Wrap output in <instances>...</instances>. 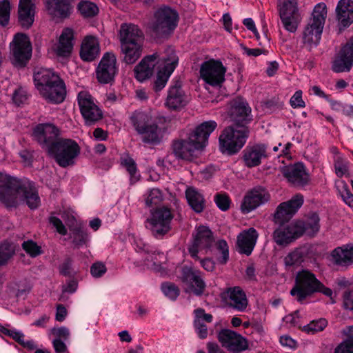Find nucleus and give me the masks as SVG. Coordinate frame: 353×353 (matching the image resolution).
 I'll return each mask as SVG.
<instances>
[{
	"label": "nucleus",
	"mask_w": 353,
	"mask_h": 353,
	"mask_svg": "<svg viewBox=\"0 0 353 353\" xmlns=\"http://www.w3.org/2000/svg\"><path fill=\"white\" fill-rule=\"evenodd\" d=\"M21 201H26L31 209L39 206L40 199L33 185L0 173V203L7 208H12L17 207Z\"/></svg>",
	"instance_id": "f257e3e1"
},
{
	"label": "nucleus",
	"mask_w": 353,
	"mask_h": 353,
	"mask_svg": "<svg viewBox=\"0 0 353 353\" xmlns=\"http://www.w3.org/2000/svg\"><path fill=\"white\" fill-rule=\"evenodd\" d=\"M216 121L201 123L188 134L186 139L173 141L172 151L177 159L192 161L196 150H203L208 144L210 134L216 128Z\"/></svg>",
	"instance_id": "f03ea898"
},
{
	"label": "nucleus",
	"mask_w": 353,
	"mask_h": 353,
	"mask_svg": "<svg viewBox=\"0 0 353 353\" xmlns=\"http://www.w3.org/2000/svg\"><path fill=\"white\" fill-rule=\"evenodd\" d=\"M34 81L40 94L49 102L60 103L65 99V83L51 70L40 69L34 74Z\"/></svg>",
	"instance_id": "7ed1b4c3"
},
{
	"label": "nucleus",
	"mask_w": 353,
	"mask_h": 353,
	"mask_svg": "<svg viewBox=\"0 0 353 353\" xmlns=\"http://www.w3.org/2000/svg\"><path fill=\"white\" fill-rule=\"evenodd\" d=\"M316 292H321L332 299V289L325 287L314 274L305 270L297 272L295 285L290 290V294L302 303L307 297Z\"/></svg>",
	"instance_id": "20e7f679"
},
{
	"label": "nucleus",
	"mask_w": 353,
	"mask_h": 353,
	"mask_svg": "<svg viewBox=\"0 0 353 353\" xmlns=\"http://www.w3.org/2000/svg\"><path fill=\"white\" fill-rule=\"evenodd\" d=\"M327 13V6L323 2L317 3L313 9L312 17L303 35V44L310 51L316 48L320 42Z\"/></svg>",
	"instance_id": "39448f33"
},
{
	"label": "nucleus",
	"mask_w": 353,
	"mask_h": 353,
	"mask_svg": "<svg viewBox=\"0 0 353 353\" xmlns=\"http://www.w3.org/2000/svg\"><path fill=\"white\" fill-rule=\"evenodd\" d=\"M179 14L177 12L168 7L162 6L154 14L153 19L148 24V29L157 38L170 36L177 26Z\"/></svg>",
	"instance_id": "423d86ee"
},
{
	"label": "nucleus",
	"mask_w": 353,
	"mask_h": 353,
	"mask_svg": "<svg viewBox=\"0 0 353 353\" xmlns=\"http://www.w3.org/2000/svg\"><path fill=\"white\" fill-rule=\"evenodd\" d=\"M249 134L248 128H238L234 126L225 128L219 137V148L222 153L233 155L245 144Z\"/></svg>",
	"instance_id": "0eeeda50"
},
{
	"label": "nucleus",
	"mask_w": 353,
	"mask_h": 353,
	"mask_svg": "<svg viewBox=\"0 0 353 353\" xmlns=\"http://www.w3.org/2000/svg\"><path fill=\"white\" fill-rule=\"evenodd\" d=\"M48 153L54 157L59 166L66 168L74 165L75 159L80 153V147L72 139H61Z\"/></svg>",
	"instance_id": "6e6552de"
},
{
	"label": "nucleus",
	"mask_w": 353,
	"mask_h": 353,
	"mask_svg": "<svg viewBox=\"0 0 353 353\" xmlns=\"http://www.w3.org/2000/svg\"><path fill=\"white\" fill-rule=\"evenodd\" d=\"M174 218L170 208L160 207L151 212L147 219L146 227L156 239H162L171 230V222Z\"/></svg>",
	"instance_id": "1a4fd4ad"
},
{
	"label": "nucleus",
	"mask_w": 353,
	"mask_h": 353,
	"mask_svg": "<svg viewBox=\"0 0 353 353\" xmlns=\"http://www.w3.org/2000/svg\"><path fill=\"white\" fill-rule=\"evenodd\" d=\"M77 101L85 125H94L103 118L102 110L89 92L81 91L78 94Z\"/></svg>",
	"instance_id": "9d476101"
},
{
	"label": "nucleus",
	"mask_w": 353,
	"mask_h": 353,
	"mask_svg": "<svg viewBox=\"0 0 353 353\" xmlns=\"http://www.w3.org/2000/svg\"><path fill=\"white\" fill-rule=\"evenodd\" d=\"M13 63L16 66L23 67L31 57L32 46L28 37L23 33L14 35L10 43Z\"/></svg>",
	"instance_id": "9b49d317"
},
{
	"label": "nucleus",
	"mask_w": 353,
	"mask_h": 353,
	"mask_svg": "<svg viewBox=\"0 0 353 353\" xmlns=\"http://www.w3.org/2000/svg\"><path fill=\"white\" fill-rule=\"evenodd\" d=\"M214 242V238L210 228L205 225H200L196 228L193 234V241L188 245V252L192 258L199 260V252L210 250Z\"/></svg>",
	"instance_id": "f8f14e48"
},
{
	"label": "nucleus",
	"mask_w": 353,
	"mask_h": 353,
	"mask_svg": "<svg viewBox=\"0 0 353 353\" xmlns=\"http://www.w3.org/2000/svg\"><path fill=\"white\" fill-rule=\"evenodd\" d=\"M226 68L220 61L214 59L205 61L200 69L203 81L212 86H220L225 81Z\"/></svg>",
	"instance_id": "ddd939ff"
},
{
	"label": "nucleus",
	"mask_w": 353,
	"mask_h": 353,
	"mask_svg": "<svg viewBox=\"0 0 353 353\" xmlns=\"http://www.w3.org/2000/svg\"><path fill=\"white\" fill-rule=\"evenodd\" d=\"M234 125L238 128H247L252 120L251 108L248 103L242 98H236L231 101L228 112Z\"/></svg>",
	"instance_id": "4468645a"
},
{
	"label": "nucleus",
	"mask_w": 353,
	"mask_h": 353,
	"mask_svg": "<svg viewBox=\"0 0 353 353\" xmlns=\"http://www.w3.org/2000/svg\"><path fill=\"white\" fill-rule=\"evenodd\" d=\"M119 70L117 58L112 52H105L96 69L97 81L102 84L111 83Z\"/></svg>",
	"instance_id": "2eb2a0df"
},
{
	"label": "nucleus",
	"mask_w": 353,
	"mask_h": 353,
	"mask_svg": "<svg viewBox=\"0 0 353 353\" xmlns=\"http://www.w3.org/2000/svg\"><path fill=\"white\" fill-rule=\"evenodd\" d=\"M221 299L227 307L238 312L245 311L248 305L246 294L239 286L226 288L221 293Z\"/></svg>",
	"instance_id": "dca6fc26"
},
{
	"label": "nucleus",
	"mask_w": 353,
	"mask_h": 353,
	"mask_svg": "<svg viewBox=\"0 0 353 353\" xmlns=\"http://www.w3.org/2000/svg\"><path fill=\"white\" fill-rule=\"evenodd\" d=\"M59 135V129L52 123L39 124L33 130L34 139L48 152L57 143V141L61 139Z\"/></svg>",
	"instance_id": "f3484780"
},
{
	"label": "nucleus",
	"mask_w": 353,
	"mask_h": 353,
	"mask_svg": "<svg viewBox=\"0 0 353 353\" xmlns=\"http://www.w3.org/2000/svg\"><path fill=\"white\" fill-rule=\"evenodd\" d=\"M353 66V36L342 46L332 62V70L336 73L350 72Z\"/></svg>",
	"instance_id": "a211bd4d"
},
{
	"label": "nucleus",
	"mask_w": 353,
	"mask_h": 353,
	"mask_svg": "<svg viewBox=\"0 0 353 353\" xmlns=\"http://www.w3.org/2000/svg\"><path fill=\"white\" fill-rule=\"evenodd\" d=\"M218 340L228 351L239 353L248 349V343L245 337L234 331L223 329L218 334Z\"/></svg>",
	"instance_id": "6ab92c4d"
},
{
	"label": "nucleus",
	"mask_w": 353,
	"mask_h": 353,
	"mask_svg": "<svg viewBox=\"0 0 353 353\" xmlns=\"http://www.w3.org/2000/svg\"><path fill=\"white\" fill-rule=\"evenodd\" d=\"M302 227L295 222L280 225L273 232L274 241L279 246L285 247L301 236Z\"/></svg>",
	"instance_id": "aec40b11"
},
{
	"label": "nucleus",
	"mask_w": 353,
	"mask_h": 353,
	"mask_svg": "<svg viewBox=\"0 0 353 353\" xmlns=\"http://www.w3.org/2000/svg\"><path fill=\"white\" fill-rule=\"evenodd\" d=\"M303 201V196L296 194L290 200L280 203L274 212L275 221L281 223L290 220L302 206Z\"/></svg>",
	"instance_id": "412c9836"
},
{
	"label": "nucleus",
	"mask_w": 353,
	"mask_h": 353,
	"mask_svg": "<svg viewBox=\"0 0 353 353\" xmlns=\"http://www.w3.org/2000/svg\"><path fill=\"white\" fill-rule=\"evenodd\" d=\"M279 15L285 29L290 32H295L299 24L296 1L284 0L279 10Z\"/></svg>",
	"instance_id": "4be33fe9"
},
{
	"label": "nucleus",
	"mask_w": 353,
	"mask_h": 353,
	"mask_svg": "<svg viewBox=\"0 0 353 353\" xmlns=\"http://www.w3.org/2000/svg\"><path fill=\"white\" fill-rule=\"evenodd\" d=\"M270 199V194L264 188L257 186L249 191L241 205L243 213L247 214L265 203Z\"/></svg>",
	"instance_id": "5701e85b"
},
{
	"label": "nucleus",
	"mask_w": 353,
	"mask_h": 353,
	"mask_svg": "<svg viewBox=\"0 0 353 353\" xmlns=\"http://www.w3.org/2000/svg\"><path fill=\"white\" fill-rule=\"evenodd\" d=\"M267 157V145L262 143L248 145L242 152L244 165L249 168L259 166Z\"/></svg>",
	"instance_id": "b1692460"
},
{
	"label": "nucleus",
	"mask_w": 353,
	"mask_h": 353,
	"mask_svg": "<svg viewBox=\"0 0 353 353\" xmlns=\"http://www.w3.org/2000/svg\"><path fill=\"white\" fill-rule=\"evenodd\" d=\"M281 172L290 183L296 186H303L309 181L308 174L302 163L283 166Z\"/></svg>",
	"instance_id": "393cba45"
},
{
	"label": "nucleus",
	"mask_w": 353,
	"mask_h": 353,
	"mask_svg": "<svg viewBox=\"0 0 353 353\" xmlns=\"http://www.w3.org/2000/svg\"><path fill=\"white\" fill-rule=\"evenodd\" d=\"M72 0H46V12L53 19L68 18L72 11Z\"/></svg>",
	"instance_id": "a878e982"
},
{
	"label": "nucleus",
	"mask_w": 353,
	"mask_h": 353,
	"mask_svg": "<svg viewBox=\"0 0 353 353\" xmlns=\"http://www.w3.org/2000/svg\"><path fill=\"white\" fill-rule=\"evenodd\" d=\"M159 57V55L156 52L141 59L134 69V77L137 81L143 82L152 76Z\"/></svg>",
	"instance_id": "bb28decb"
},
{
	"label": "nucleus",
	"mask_w": 353,
	"mask_h": 353,
	"mask_svg": "<svg viewBox=\"0 0 353 353\" xmlns=\"http://www.w3.org/2000/svg\"><path fill=\"white\" fill-rule=\"evenodd\" d=\"M181 280L190 284V290L196 296H201L205 288V283L200 276L199 271H194L191 268L184 266L181 270Z\"/></svg>",
	"instance_id": "cd10ccee"
},
{
	"label": "nucleus",
	"mask_w": 353,
	"mask_h": 353,
	"mask_svg": "<svg viewBox=\"0 0 353 353\" xmlns=\"http://www.w3.org/2000/svg\"><path fill=\"white\" fill-rule=\"evenodd\" d=\"M259 233L254 228L243 230L237 236L236 244L239 252L249 256L252 254Z\"/></svg>",
	"instance_id": "c85d7f7f"
},
{
	"label": "nucleus",
	"mask_w": 353,
	"mask_h": 353,
	"mask_svg": "<svg viewBox=\"0 0 353 353\" xmlns=\"http://www.w3.org/2000/svg\"><path fill=\"white\" fill-rule=\"evenodd\" d=\"M35 5L32 0H19L18 23L24 29H29L34 21Z\"/></svg>",
	"instance_id": "c756f323"
},
{
	"label": "nucleus",
	"mask_w": 353,
	"mask_h": 353,
	"mask_svg": "<svg viewBox=\"0 0 353 353\" xmlns=\"http://www.w3.org/2000/svg\"><path fill=\"white\" fill-rule=\"evenodd\" d=\"M188 103L187 96L177 82L170 88L165 101V105L171 110H178L184 107Z\"/></svg>",
	"instance_id": "7c9ffc66"
},
{
	"label": "nucleus",
	"mask_w": 353,
	"mask_h": 353,
	"mask_svg": "<svg viewBox=\"0 0 353 353\" xmlns=\"http://www.w3.org/2000/svg\"><path fill=\"white\" fill-rule=\"evenodd\" d=\"M336 18L343 28L353 23V1L340 0L335 9Z\"/></svg>",
	"instance_id": "2f4dec72"
},
{
	"label": "nucleus",
	"mask_w": 353,
	"mask_h": 353,
	"mask_svg": "<svg viewBox=\"0 0 353 353\" xmlns=\"http://www.w3.org/2000/svg\"><path fill=\"white\" fill-rule=\"evenodd\" d=\"M330 255L334 264L347 268L353 264V245L337 247L332 251Z\"/></svg>",
	"instance_id": "473e14b6"
},
{
	"label": "nucleus",
	"mask_w": 353,
	"mask_h": 353,
	"mask_svg": "<svg viewBox=\"0 0 353 353\" xmlns=\"http://www.w3.org/2000/svg\"><path fill=\"white\" fill-rule=\"evenodd\" d=\"M100 52L99 43L97 39L93 36H87L83 40L80 57L85 61H92L99 55Z\"/></svg>",
	"instance_id": "72a5a7b5"
},
{
	"label": "nucleus",
	"mask_w": 353,
	"mask_h": 353,
	"mask_svg": "<svg viewBox=\"0 0 353 353\" xmlns=\"http://www.w3.org/2000/svg\"><path fill=\"white\" fill-rule=\"evenodd\" d=\"M119 37L121 45L128 43H142L143 32L137 25L124 23L121 26Z\"/></svg>",
	"instance_id": "f704fd0d"
},
{
	"label": "nucleus",
	"mask_w": 353,
	"mask_h": 353,
	"mask_svg": "<svg viewBox=\"0 0 353 353\" xmlns=\"http://www.w3.org/2000/svg\"><path fill=\"white\" fill-rule=\"evenodd\" d=\"M73 39L74 34L72 29L65 28L63 30L54 50L58 57H68L70 55L74 45Z\"/></svg>",
	"instance_id": "c9c22d12"
},
{
	"label": "nucleus",
	"mask_w": 353,
	"mask_h": 353,
	"mask_svg": "<svg viewBox=\"0 0 353 353\" xmlns=\"http://www.w3.org/2000/svg\"><path fill=\"white\" fill-rule=\"evenodd\" d=\"M194 327L199 337L204 339L208 336V328L205 322L211 323L213 316L211 314L205 313L203 308H197L194 310Z\"/></svg>",
	"instance_id": "e433bc0d"
},
{
	"label": "nucleus",
	"mask_w": 353,
	"mask_h": 353,
	"mask_svg": "<svg viewBox=\"0 0 353 353\" xmlns=\"http://www.w3.org/2000/svg\"><path fill=\"white\" fill-rule=\"evenodd\" d=\"M185 197L189 205L196 213H201L205 208V199L195 188L188 187L185 190Z\"/></svg>",
	"instance_id": "4c0bfd02"
},
{
	"label": "nucleus",
	"mask_w": 353,
	"mask_h": 353,
	"mask_svg": "<svg viewBox=\"0 0 353 353\" xmlns=\"http://www.w3.org/2000/svg\"><path fill=\"white\" fill-rule=\"evenodd\" d=\"M124 54L123 61L127 64H132L138 60L142 53V43H128L121 45Z\"/></svg>",
	"instance_id": "58836bf2"
},
{
	"label": "nucleus",
	"mask_w": 353,
	"mask_h": 353,
	"mask_svg": "<svg viewBox=\"0 0 353 353\" xmlns=\"http://www.w3.org/2000/svg\"><path fill=\"white\" fill-rule=\"evenodd\" d=\"M319 216L316 213H312L307 217L306 221H294L296 225L302 227L301 236L305 232L310 236H313L319 230Z\"/></svg>",
	"instance_id": "ea45409f"
},
{
	"label": "nucleus",
	"mask_w": 353,
	"mask_h": 353,
	"mask_svg": "<svg viewBox=\"0 0 353 353\" xmlns=\"http://www.w3.org/2000/svg\"><path fill=\"white\" fill-rule=\"evenodd\" d=\"M70 238L72 239L73 244L77 247H81L88 241V234L81 224L69 225Z\"/></svg>",
	"instance_id": "a19ab883"
},
{
	"label": "nucleus",
	"mask_w": 353,
	"mask_h": 353,
	"mask_svg": "<svg viewBox=\"0 0 353 353\" xmlns=\"http://www.w3.org/2000/svg\"><path fill=\"white\" fill-rule=\"evenodd\" d=\"M138 134L141 136L142 141L146 143L157 144L161 141L159 127L154 123L149 124Z\"/></svg>",
	"instance_id": "79ce46f5"
},
{
	"label": "nucleus",
	"mask_w": 353,
	"mask_h": 353,
	"mask_svg": "<svg viewBox=\"0 0 353 353\" xmlns=\"http://www.w3.org/2000/svg\"><path fill=\"white\" fill-rule=\"evenodd\" d=\"M16 247L12 243L3 241L0 243V268L6 265L15 254Z\"/></svg>",
	"instance_id": "37998d69"
},
{
	"label": "nucleus",
	"mask_w": 353,
	"mask_h": 353,
	"mask_svg": "<svg viewBox=\"0 0 353 353\" xmlns=\"http://www.w3.org/2000/svg\"><path fill=\"white\" fill-rule=\"evenodd\" d=\"M130 121L139 133L150 124V117L143 112H134L130 117Z\"/></svg>",
	"instance_id": "c03bdc74"
},
{
	"label": "nucleus",
	"mask_w": 353,
	"mask_h": 353,
	"mask_svg": "<svg viewBox=\"0 0 353 353\" xmlns=\"http://www.w3.org/2000/svg\"><path fill=\"white\" fill-rule=\"evenodd\" d=\"M305 251L303 248H296L284 258V264L287 267L299 265L303 261Z\"/></svg>",
	"instance_id": "a18cd8bd"
},
{
	"label": "nucleus",
	"mask_w": 353,
	"mask_h": 353,
	"mask_svg": "<svg viewBox=\"0 0 353 353\" xmlns=\"http://www.w3.org/2000/svg\"><path fill=\"white\" fill-rule=\"evenodd\" d=\"M176 61H172L170 65L165 66V69L168 70V73L158 72L157 77L154 84V89L156 92L161 90L166 85L169 76L175 68Z\"/></svg>",
	"instance_id": "49530a36"
},
{
	"label": "nucleus",
	"mask_w": 353,
	"mask_h": 353,
	"mask_svg": "<svg viewBox=\"0 0 353 353\" xmlns=\"http://www.w3.org/2000/svg\"><path fill=\"white\" fill-rule=\"evenodd\" d=\"M78 10L84 18H91L99 12L97 6L89 1H82L78 4Z\"/></svg>",
	"instance_id": "de8ad7c7"
},
{
	"label": "nucleus",
	"mask_w": 353,
	"mask_h": 353,
	"mask_svg": "<svg viewBox=\"0 0 353 353\" xmlns=\"http://www.w3.org/2000/svg\"><path fill=\"white\" fill-rule=\"evenodd\" d=\"M121 164L126 168L130 176V182L132 184L139 180L140 175L137 173V168L135 161L130 157H126L122 159Z\"/></svg>",
	"instance_id": "09e8293b"
},
{
	"label": "nucleus",
	"mask_w": 353,
	"mask_h": 353,
	"mask_svg": "<svg viewBox=\"0 0 353 353\" xmlns=\"http://www.w3.org/2000/svg\"><path fill=\"white\" fill-rule=\"evenodd\" d=\"M327 325V320L325 319L321 318L317 320H313L309 324L303 326V330L307 334H314L316 332L323 331Z\"/></svg>",
	"instance_id": "8fccbe9b"
},
{
	"label": "nucleus",
	"mask_w": 353,
	"mask_h": 353,
	"mask_svg": "<svg viewBox=\"0 0 353 353\" xmlns=\"http://www.w3.org/2000/svg\"><path fill=\"white\" fill-rule=\"evenodd\" d=\"M11 6L8 0L0 1V26H6L10 21Z\"/></svg>",
	"instance_id": "3c124183"
},
{
	"label": "nucleus",
	"mask_w": 353,
	"mask_h": 353,
	"mask_svg": "<svg viewBox=\"0 0 353 353\" xmlns=\"http://www.w3.org/2000/svg\"><path fill=\"white\" fill-rule=\"evenodd\" d=\"M163 200V194L158 188L151 189L145 199V205L148 207L158 205Z\"/></svg>",
	"instance_id": "603ef678"
},
{
	"label": "nucleus",
	"mask_w": 353,
	"mask_h": 353,
	"mask_svg": "<svg viewBox=\"0 0 353 353\" xmlns=\"http://www.w3.org/2000/svg\"><path fill=\"white\" fill-rule=\"evenodd\" d=\"M334 165L336 174L339 177H342L348 172V162L343 157H334Z\"/></svg>",
	"instance_id": "864d4df0"
},
{
	"label": "nucleus",
	"mask_w": 353,
	"mask_h": 353,
	"mask_svg": "<svg viewBox=\"0 0 353 353\" xmlns=\"http://www.w3.org/2000/svg\"><path fill=\"white\" fill-rule=\"evenodd\" d=\"M161 290L171 300H176L180 293L179 288L175 284L169 282L162 283Z\"/></svg>",
	"instance_id": "5fc2aeb1"
},
{
	"label": "nucleus",
	"mask_w": 353,
	"mask_h": 353,
	"mask_svg": "<svg viewBox=\"0 0 353 353\" xmlns=\"http://www.w3.org/2000/svg\"><path fill=\"white\" fill-rule=\"evenodd\" d=\"M216 249L221 254L217 260L221 264H225L229 259V248L227 242L225 240H219L217 241Z\"/></svg>",
	"instance_id": "6e6d98bb"
},
{
	"label": "nucleus",
	"mask_w": 353,
	"mask_h": 353,
	"mask_svg": "<svg viewBox=\"0 0 353 353\" xmlns=\"http://www.w3.org/2000/svg\"><path fill=\"white\" fill-rule=\"evenodd\" d=\"M22 248L32 257H36L41 254V247L32 240H28L23 242Z\"/></svg>",
	"instance_id": "4d7b16f0"
},
{
	"label": "nucleus",
	"mask_w": 353,
	"mask_h": 353,
	"mask_svg": "<svg viewBox=\"0 0 353 353\" xmlns=\"http://www.w3.org/2000/svg\"><path fill=\"white\" fill-rule=\"evenodd\" d=\"M214 202L222 211H227L231 203L230 197L226 194H216L214 196Z\"/></svg>",
	"instance_id": "13d9d810"
},
{
	"label": "nucleus",
	"mask_w": 353,
	"mask_h": 353,
	"mask_svg": "<svg viewBox=\"0 0 353 353\" xmlns=\"http://www.w3.org/2000/svg\"><path fill=\"white\" fill-rule=\"evenodd\" d=\"M107 271L105 264L98 261L94 263L90 267V273L94 278L101 277Z\"/></svg>",
	"instance_id": "bf43d9fd"
},
{
	"label": "nucleus",
	"mask_w": 353,
	"mask_h": 353,
	"mask_svg": "<svg viewBox=\"0 0 353 353\" xmlns=\"http://www.w3.org/2000/svg\"><path fill=\"white\" fill-rule=\"evenodd\" d=\"M263 106L266 110L272 112L282 108L283 106V103L279 99V97H274L265 101L263 103Z\"/></svg>",
	"instance_id": "052dcab7"
},
{
	"label": "nucleus",
	"mask_w": 353,
	"mask_h": 353,
	"mask_svg": "<svg viewBox=\"0 0 353 353\" xmlns=\"http://www.w3.org/2000/svg\"><path fill=\"white\" fill-rule=\"evenodd\" d=\"M27 99V92L23 88H19L14 92L12 100L16 105H20L21 104L24 103Z\"/></svg>",
	"instance_id": "680f3d73"
},
{
	"label": "nucleus",
	"mask_w": 353,
	"mask_h": 353,
	"mask_svg": "<svg viewBox=\"0 0 353 353\" xmlns=\"http://www.w3.org/2000/svg\"><path fill=\"white\" fill-rule=\"evenodd\" d=\"M157 256L159 258H163L164 254L162 252L158 254L152 253L149 254L145 260V265L148 268H155L160 266L161 261L157 259Z\"/></svg>",
	"instance_id": "e2e57ef3"
},
{
	"label": "nucleus",
	"mask_w": 353,
	"mask_h": 353,
	"mask_svg": "<svg viewBox=\"0 0 353 353\" xmlns=\"http://www.w3.org/2000/svg\"><path fill=\"white\" fill-rule=\"evenodd\" d=\"M290 105L293 108H304L305 103L302 99V91L297 90L290 100Z\"/></svg>",
	"instance_id": "0e129e2a"
},
{
	"label": "nucleus",
	"mask_w": 353,
	"mask_h": 353,
	"mask_svg": "<svg viewBox=\"0 0 353 353\" xmlns=\"http://www.w3.org/2000/svg\"><path fill=\"white\" fill-rule=\"evenodd\" d=\"M0 332L11 337L17 342H18L19 341H21V338H23L24 336V334L20 331L8 329L1 325H0Z\"/></svg>",
	"instance_id": "69168bd1"
},
{
	"label": "nucleus",
	"mask_w": 353,
	"mask_h": 353,
	"mask_svg": "<svg viewBox=\"0 0 353 353\" xmlns=\"http://www.w3.org/2000/svg\"><path fill=\"white\" fill-rule=\"evenodd\" d=\"M341 194L344 202L350 207H353V194H352L345 183H343Z\"/></svg>",
	"instance_id": "338daca9"
},
{
	"label": "nucleus",
	"mask_w": 353,
	"mask_h": 353,
	"mask_svg": "<svg viewBox=\"0 0 353 353\" xmlns=\"http://www.w3.org/2000/svg\"><path fill=\"white\" fill-rule=\"evenodd\" d=\"M343 303L345 310L353 311V290H346L344 292Z\"/></svg>",
	"instance_id": "774afa93"
}]
</instances>
